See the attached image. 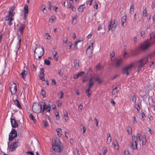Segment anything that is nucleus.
Instances as JSON below:
<instances>
[{"label": "nucleus", "instance_id": "f257e3e1", "mask_svg": "<svg viewBox=\"0 0 155 155\" xmlns=\"http://www.w3.org/2000/svg\"><path fill=\"white\" fill-rule=\"evenodd\" d=\"M52 149L55 152H61L63 150V146L59 139L55 140L54 143L52 146Z\"/></svg>", "mask_w": 155, "mask_h": 155}, {"label": "nucleus", "instance_id": "f03ea898", "mask_svg": "<svg viewBox=\"0 0 155 155\" xmlns=\"http://www.w3.org/2000/svg\"><path fill=\"white\" fill-rule=\"evenodd\" d=\"M35 54H36L35 57L36 59H40L44 54V49L43 47L40 45H37L34 51Z\"/></svg>", "mask_w": 155, "mask_h": 155}, {"label": "nucleus", "instance_id": "7ed1b4c3", "mask_svg": "<svg viewBox=\"0 0 155 155\" xmlns=\"http://www.w3.org/2000/svg\"><path fill=\"white\" fill-rule=\"evenodd\" d=\"M20 145V143L18 141H16L13 142L11 145L9 143H8V150L9 151H13L15 150L16 148Z\"/></svg>", "mask_w": 155, "mask_h": 155}, {"label": "nucleus", "instance_id": "20e7f679", "mask_svg": "<svg viewBox=\"0 0 155 155\" xmlns=\"http://www.w3.org/2000/svg\"><path fill=\"white\" fill-rule=\"evenodd\" d=\"M148 60L145 58H143L140 59L138 61V67L137 68L138 70H140L143 68L145 64H147Z\"/></svg>", "mask_w": 155, "mask_h": 155}, {"label": "nucleus", "instance_id": "39448f33", "mask_svg": "<svg viewBox=\"0 0 155 155\" xmlns=\"http://www.w3.org/2000/svg\"><path fill=\"white\" fill-rule=\"evenodd\" d=\"M32 109L34 112L38 113L40 112L42 113V106L40 104L33 105Z\"/></svg>", "mask_w": 155, "mask_h": 155}, {"label": "nucleus", "instance_id": "423d86ee", "mask_svg": "<svg viewBox=\"0 0 155 155\" xmlns=\"http://www.w3.org/2000/svg\"><path fill=\"white\" fill-rule=\"evenodd\" d=\"M93 49V43H91V46L87 48L86 51V54L89 59L91 58L92 56V51Z\"/></svg>", "mask_w": 155, "mask_h": 155}, {"label": "nucleus", "instance_id": "0eeeda50", "mask_svg": "<svg viewBox=\"0 0 155 155\" xmlns=\"http://www.w3.org/2000/svg\"><path fill=\"white\" fill-rule=\"evenodd\" d=\"M17 136V133L15 129H12V131L9 135V141L12 140Z\"/></svg>", "mask_w": 155, "mask_h": 155}, {"label": "nucleus", "instance_id": "6e6552de", "mask_svg": "<svg viewBox=\"0 0 155 155\" xmlns=\"http://www.w3.org/2000/svg\"><path fill=\"white\" fill-rule=\"evenodd\" d=\"M133 66L134 64L132 63L125 67L123 70V73L124 74H126L128 76L129 74L128 71L130 70Z\"/></svg>", "mask_w": 155, "mask_h": 155}, {"label": "nucleus", "instance_id": "1a4fd4ad", "mask_svg": "<svg viewBox=\"0 0 155 155\" xmlns=\"http://www.w3.org/2000/svg\"><path fill=\"white\" fill-rule=\"evenodd\" d=\"M117 26V24L115 23V20H114V22L112 24V21L111 20L108 26V31L110 30L112 31H113L115 29Z\"/></svg>", "mask_w": 155, "mask_h": 155}, {"label": "nucleus", "instance_id": "9d476101", "mask_svg": "<svg viewBox=\"0 0 155 155\" xmlns=\"http://www.w3.org/2000/svg\"><path fill=\"white\" fill-rule=\"evenodd\" d=\"M151 45L150 42L148 41H145L141 45L140 48L142 50H145L148 48Z\"/></svg>", "mask_w": 155, "mask_h": 155}, {"label": "nucleus", "instance_id": "9b49d317", "mask_svg": "<svg viewBox=\"0 0 155 155\" xmlns=\"http://www.w3.org/2000/svg\"><path fill=\"white\" fill-rule=\"evenodd\" d=\"M51 109V107L50 104L47 105L45 103L43 105V108L42 109V113L43 114L45 110H46L47 112H50Z\"/></svg>", "mask_w": 155, "mask_h": 155}, {"label": "nucleus", "instance_id": "f8f14e48", "mask_svg": "<svg viewBox=\"0 0 155 155\" xmlns=\"http://www.w3.org/2000/svg\"><path fill=\"white\" fill-rule=\"evenodd\" d=\"M137 137H138L139 140L140 141H142L143 145H145L147 142L145 136L143 135L141 137L140 134L138 133Z\"/></svg>", "mask_w": 155, "mask_h": 155}, {"label": "nucleus", "instance_id": "ddd939ff", "mask_svg": "<svg viewBox=\"0 0 155 155\" xmlns=\"http://www.w3.org/2000/svg\"><path fill=\"white\" fill-rule=\"evenodd\" d=\"M17 38L18 40V42L16 45L15 49V51H16V53L17 54L18 52V50L20 49L21 45V39L20 37V35L19 34L17 35Z\"/></svg>", "mask_w": 155, "mask_h": 155}, {"label": "nucleus", "instance_id": "4468645a", "mask_svg": "<svg viewBox=\"0 0 155 155\" xmlns=\"http://www.w3.org/2000/svg\"><path fill=\"white\" fill-rule=\"evenodd\" d=\"M44 76V69L43 68H42L40 69V72L39 75L40 79L42 81H45Z\"/></svg>", "mask_w": 155, "mask_h": 155}, {"label": "nucleus", "instance_id": "2eb2a0df", "mask_svg": "<svg viewBox=\"0 0 155 155\" xmlns=\"http://www.w3.org/2000/svg\"><path fill=\"white\" fill-rule=\"evenodd\" d=\"M10 119L12 126L14 128L17 127L18 124L16 122V120L14 118L12 119L11 118Z\"/></svg>", "mask_w": 155, "mask_h": 155}, {"label": "nucleus", "instance_id": "dca6fc26", "mask_svg": "<svg viewBox=\"0 0 155 155\" xmlns=\"http://www.w3.org/2000/svg\"><path fill=\"white\" fill-rule=\"evenodd\" d=\"M123 60L122 58H119L116 60L115 66L116 67H119L122 63Z\"/></svg>", "mask_w": 155, "mask_h": 155}, {"label": "nucleus", "instance_id": "f3484780", "mask_svg": "<svg viewBox=\"0 0 155 155\" xmlns=\"http://www.w3.org/2000/svg\"><path fill=\"white\" fill-rule=\"evenodd\" d=\"M12 16H13L7 15L6 17L5 20L9 21L8 24L9 26H11L12 24V21L13 20V19L12 18Z\"/></svg>", "mask_w": 155, "mask_h": 155}, {"label": "nucleus", "instance_id": "a211bd4d", "mask_svg": "<svg viewBox=\"0 0 155 155\" xmlns=\"http://www.w3.org/2000/svg\"><path fill=\"white\" fill-rule=\"evenodd\" d=\"M25 25L24 24H21L20 25L18 28V31L20 32L21 34L22 35L23 32V30L25 28Z\"/></svg>", "mask_w": 155, "mask_h": 155}, {"label": "nucleus", "instance_id": "6ab92c4d", "mask_svg": "<svg viewBox=\"0 0 155 155\" xmlns=\"http://www.w3.org/2000/svg\"><path fill=\"white\" fill-rule=\"evenodd\" d=\"M15 9V7L12 6L10 7L9 9L8 14V16H13L15 14V12H13Z\"/></svg>", "mask_w": 155, "mask_h": 155}, {"label": "nucleus", "instance_id": "aec40b11", "mask_svg": "<svg viewBox=\"0 0 155 155\" xmlns=\"http://www.w3.org/2000/svg\"><path fill=\"white\" fill-rule=\"evenodd\" d=\"M24 10L25 14L24 16V19H25L26 17L27 14H28V5H25L24 7Z\"/></svg>", "mask_w": 155, "mask_h": 155}, {"label": "nucleus", "instance_id": "412c9836", "mask_svg": "<svg viewBox=\"0 0 155 155\" xmlns=\"http://www.w3.org/2000/svg\"><path fill=\"white\" fill-rule=\"evenodd\" d=\"M127 21V16L126 15H124L122 16L121 22L122 23V25L123 27L124 26V24Z\"/></svg>", "mask_w": 155, "mask_h": 155}, {"label": "nucleus", "instance_id": "4be33fe9", "mask_svg": "<svg viewBox=\"0 0 155 155\" xmlns=\"http://www.w3.org/2000/svg\"><path fill=\"white\" fill-rule=\"evenodd\" d=\"M27 75V72L25 70H23L21 73V77L24 80H25Z\"/></svg>", "mask_w": 155, "mask_h": 155}, {"label": "nucleus", "instance_id": "5701e85b", "mask_svg": "<svg viewBox=\"0 0 155 155\" xmlns=\"http://www.w3.org/2000/svg\"><path fill=\"white\" fill-rule=\"evenodd\" d=\"M14 102L15 105L20 109H21L22 107L18 101L17 100H14Z\"/></svg>", "mask_w": 155, "mask_h": 155}, {"label": "nucleus", "instance_id": "b1692460", "mask_svg": "<svg viewBox=\"0 0 155 155\" xmlns=\"http://www.w3.org/2000/svg\"><path fill=\"white\" fill-rule=\"evenodd\" d=\"M93 78H91L90 79L89 81V83L88 84V87L90 88H91L92 87L93 85L94 84V82L92 80Z\"/></svg>", "mask_w": 155, "mask_h": 155}, {"label": "nucleus", "instance_id": "393cba45", "mask_svg": "<svg viewBox=\"0 0 155 155\" xmlns=\"http://www.w3.org/2000/svg\"><path fill=\"white\" fill-rule=\"evenodd\" d=\"M137 135V136H134L132 137V142L134 143H137L138 141Z\"/></svg>", "mask_w": 155, "mask_h": 155}, {"label": "nucleus", "instance_id": "a878e982", "mask_svg": "<svg viewBox=\"0 0 155 155\" xmlns=\"http://www.w3.org/2000/svg\"><path fill=\"white\" fill-rule=\"evenodd\" d=\"M143 16L146 17L148 16V14L147 13V10L146 8H144V7L143 8Z\"/></svg>", "mask_w": 155, "mask_h": 155}, {"label": "nucleus", "instance_id": "bb28decb", "mask_svg": "<svg viewBox=\"0 0 155 155\" xmlns=\"http://www.w3.org/2000/svg\"><path fill=\"white\" fill-rule=\"evenodd\" d=\"M74 62V68L75 69H78L79 67L78 61L77 60H75Z\"/></svg>", "mask_w": 155, "mask_h": 155}, {"label": "nucleus", "instance_id": "cd10ccee", "mask_svg": "<svg viewBox=\"0 0 155 155\" xmlns=\"http://www.w3.org/2000/svg\"><path fill=\"white\" fill-rule=\"evenodd\" d=\"M85 5L84 4L80 5L78 9V11L80 12H83L84 8L85 7Z\"/></svg>", "mask_w": 155, "mask_h": 155}, {"label": "nucleus", "instance_id": "c85d7f7f", "mask_svg": "<svg viewBox=\"0 0 155 155\" xmlns=\"http://www.w3.org/2000/svg\"><path fill=\"white\" fill-rule=\"evenodd\" d=\"M56 130L58 136L59 137H61L62 135V134H61V133L62 132L61 129L60 128H58L56 129Z\"/></svg>", "mask_w": 155, "mask_h": 155}, {"label": "nucleus", "instance_id": "c756f323", "mask_svg": "<svg viewBox=\"0 0 155 155\" xmlns=\"http://www.w3.org/2000/svg\"><path fill=\"white\" fill-rule=\"evenodd\" d=\"M53 55H54V58L56 61L58 59V56L57 55V52L56 51H54L53 53Z\"/></svg>", "mask_w": 155, "mask_h": 155}, {"label": "nucleus", "instance_id": "7c9ffc66", "mask_svg": "<svg viewBox=\"0 0 155 155\" xmlns=\"http://www.w3.org/2000/svg\"><path fill=\"white\" fill-rule=\"evenodd\" d=\"M137 143H134L132 142L131 144L130 147L134 150L135 148H137Z\"/></svg>", "mask_w": 155, "mask_h": 155}, {"label": "nucleus", "instance_id": "2f4dec72", "mask_svg": "<svg viewBox=\"0 0 155 155\" xmlns=\"http://www.w3.org/2000/svg\"><path fill=\"white\" fill-rule=\"evenodd\" d=\"M63 118L64 119L65 122L67 121L69 119V117L68 115V113L66 111V114L64 115L63 116Z\"/></svg>", "mask_w": 155, "mask_h": 155}, {"label": "nucleus", "instance_id": "473e14b6", "mask_svg": "<svg viewBox=\"0 0 155 155\" xmlns=\"http://www.w3.org/2000/svg\"><path fill=\"white\" fill-rule=\"evenodd\" d=\"M96 70L97 71H100L103 68V67L101 66L100 64L96 66Z\"/></svg>", "mask_w": 155, "mask_h": 155}, {"label": "nucleus", "instance_id": "72a5a7b5", "mask_svg": "<svg viewBox=\"0 0 155 155\" xmlns=\"http://www.w3.org/2000/svg\"><path fill=\"white\" fill-rule=\"evenodd\" d=\"M17 91V87L16 85H15L14 87V90L12 92V91L11 90V93L13 95H14L16 93Z\"/></svg>", "mask_w": 155, "mask_h": 155}, {"label": "nucleus", "instance_id": "f704fd0d", "mask_svg": "<svg viewBox=\"0 0 155 155\" xmlns=\"http://www.w3.org/2000/svg\"><path fill=\"white\" fill-rule=\"evenodd\" d=\"M29 118L33 120L34 123H35L36 122V120L35 119V117L31 114L29 116Z\"/></svg>", "mask_w": 155, "mask_h": 155}, {"label": "nucleus", "instance_id": "c9c22d12", "mask_svg": "<svg viewBox=\"0 0 155 155\" xmlns=\"http://www.w3.org/2000/svg\"><path fill=\"white\" fill-rule=\"evenodd\" d=\"M137 100V97L135 94H134L132 97V101L134 102V104H136V101Z\"/></svg>", "mask_w": 155, "mask_h": 155}, {"label": "nucleus", "instance_id": "e433bc0d", "mask_svg": "<svg viewBox=\"0 0 155 155\" xmlns=\"http://www.w3.org/2000/svg\"><path fill=\"white\" fill-rule=\"evenodd\" d=\"M118 88L117 87H115L114 89L112 91V94H115L117 93L118 92V91L117 90Z\"/></svg>", "mask_w": 155, "mask_h": 155}, {"label": "nucleus", "instance_id": "4c0bfd02", "mask_svg": "<svg viewBox=\"0 0 155 155\" xmlns=\"http://www.w3.org/2000/svg\"><path fill=\"white\" fill-rule=\"evenodd\" d=\"M130 12L131 14H133L134 12L133 5H131L130 8Z\"/></svg>", "mask_w": 155, "mask_h": 155}, {"label": "nucleus", "instance_id": "58836bf2", "mask_svg": "<svg viewBox=\"0 0 155 155\" xmlns=\"http://www.w3.org/2000/svg\"><path fill=\"white\" fill-rule=\"evenodd\" d=\"M44 62L45 64L47 65H49L50 64V61L48 59H45Z\"/></svg>", "mask_w": 155, "mask_h": 155}, {"label": "nucleus", "instance_id": "ea45409f", "mask_svg": "<svg viewBox=\"0 0 155 155\" xmlns=\"http://www.w3.org/2000/svg\"><path fill=\"white\" fill-rule=\"evenodd\" d=\"M68 41V38H64V39L63 40V42L65 45H64V46H67V45H66Z\"/></svg>", "mask_w": 155, "mask_h": 155}, {"label": "nucleus", "instance_id": "a19ab883", "mask_svg": "<svg viewBox=\"0 0 155 155\" xmlns=\"http://www.w3.org/2000/svg\"><path fill=\"white\" fill-rule=\"evenodd\" d=\"M134 104V107L136 109H137V110L138 111H139V110L140 109V107L139 106V104Z\"/></svg>", "mask_w": 155, "mask_h": 155}, {"label": "nucleus", "instance_id": "79ce46f5", "mask_svg": "<svg viewBox=\"0 0 155 155\" xmlns=\"http://www.w3.org/2000/svg\"><path fill=\"white\" fill-rule=\"evenodd\" d=\"M140 35L142 37L144 38V37L145 31H141L140 32Z\"/></svg>", "mask_w": 155, "mask_h": 155}, {"label": "nucleus", "instance_id": "37998d69", "mask_svg": "<svg viewBox=\"0 0 155 155\" xmlns=\"http://www.w3.org/2000/svg\"><path fill=\"white\" fill-rule=\"evenodd\" d=\"M116 143H114V145L115 147V149L118 150V147L119 145H118V143H117V141H116Z\"/></svg>", "mask_w": 155, "mask_h": 155}, {"label": "nucleus", "instance_id": "c03bdc74", "mask_svg": "<svg viewBox=\"0 0 155 155\" xmlns=\"http://www.w3.org/2000/svg\"><path fill=\"white\" fill-rule=\"evenodd\" d=\"M80 42V41H76L74 45V48H75V49H77V44L78 42Z\"/></svg>", "mask_w": 155, "mask_h": 155}, {"label": "nucleus", "instance_id": "a18cd8bd", "mask_svg": "<svg viewBox=\"0 0 155 155\" xmlns=\"http://www.w3.org/2000/svg\"><path fill=\"white\" fill-rule=\"evenodd\" d=\"M141 115L142 117V119L143 120L144 119V117H146L145 114L143 112H142L141 114Z\"/></svg>", "mask_w": 155, "mask_h": 155}, {"label": "nucleus", "instance_id": "49530a36", "mask_svg": "<svg viewBox=\"0 0 155 155\" xmlns=\"http://www.w3.org/2000/svg\"><path fill=\"white\" fill-rule=\"evenodd\" d=\"M41 93L44 97H45V91L43 89H41Z\"/></svg>", "mask_w": 155, "mask_h": 155}, {"label": "nucleus", "instance_id": "de8ad7c7", "mask_svg": "<svg viewBox=\"0 0 155 155\" xmlns=\"http://www.w3.org/2000/svg\"><path fill=\"white\" fill-rule=\"evenodd\" d=\"M55 19V16H52L51 18L49 19V21H51V22H52L54 21Z\"/></svg>", "mask_w": 155, "mask_h": 155}, {"label": "nucleus", "instance_id": "09e8293b", "mask_svg": "<svg viewBox=\"0 0 155 155\" xmlns=\"http://www.w3.org/2000/svg\"><path fill=\"white\" fill-rule=\"evenodd\" d=\"M95 80L96 81H98L99 83H101V81L98 78H95Z\"/></svg>", "mask_w": 155, "mask_h": 155}, {"label": "nucleus", "instance_id": "8fccbe9b", "mask_svg": "<svg viewBox=\"0 0 155 155\" xmlns=\"http://www.w3.org/2000/svg\"><path fill=\"white\" fill-rule=\"evenodd\" d=\"M52 7V5L51 3L50 2H49L48 4V9L51 11V10Z\"/></svg>", "mask_w": 155, "mask_h": 155}, {"label": "nucleus", "instance_id": "3c124183", "mask_svg": "<svg viewBox=\"0 0 155 155\" xmlns=\"http://www.w3.org/2000/svg\"><path fill=\"white\" fill-rule=\"evenodd\" d=\"M94 120L95 121L96 126V127L98 126V123L99 121L96 118L94 119Z\"/></svg>", "mask_w": 155, "mask_h": 155}, {"label": "nucleus", "instance_id": "603ef678", "mask_svg": "<svg viewBox=\"0 0 155 155\" xmlns=\"http://www.w3.org/2000/svg\"><path fill=\"white\" fill-rule=\"evenodd\" d=\"M111 137H107V143H110L111 141Z\"/></svg>", "mask_w": 155, "mask_h": 155}, {"label": "nucleus", "instance_id": "864d4df0", "mask_svg": "<svg viewBox=\"0 0 155 155\" xmlns=\"http://www.w3.org/2000/svg\"><path fill=\"white\" fill-rule=\"evenodd\" d=\"M43 123L44 125V127H46L48 125V122H46L45 121H44L43 122Z\"/></svg>", "mask_w": 155, "mask_h": 155}, {"label": "nucleus", "instance_id": "5fc2aeb1", "mask_svg": "<svg viewBox=\"0 0 155 155\" xmlns=\"http://www.w3.org/2000/svg\"><path fill=\"white\" fill-rule=\"evenodd\" d=\"M55 116L56 117V119L57 120H58L60 118V117L59 115L58 112H57L56 113H55Z\"/></svg>", "mask_w": 155, "mask_h": 155}, {"label": "nucleus", "instance_id": "6e6d98bb", "mask_svg": "<svg viewBox=\"0 0 155 155\" xmlns=\"http://www.w3.org/2000/svg\"><path fill=\"white\" fill-rule=\"evenodd\" d=\"M57 104H58V106L59 107H61V105H62V103L61 102H60L59 101H57Z\"/></svg>", "mask_w": 155, "mask_h": 155}, {"label": "nucleus", "instance_id": "4d7b16f0", "mask_svg": "<svg viewBox=\"0 0 155 155\" xmlns=\"http://www.w3.org/2000/svg\"><path fill=\"white\" fill-rule=\"evenodd\" d=\"M26 153L29 154L31 155H35L34 153L32 151H27Z\"/></svg>", "mask_w": 155, "mask_h": 155}, {"label": "nucleus", "instance_id": "13d9d810", "mask_svg": "<svg viewBox=\"0 0 155 155\" xmlns=\"http://www.w3.org/2000/svg\"><path fill=\"white\" fill-rule=\"evenodd\" d=\"M46 35V36L47 39H51V37L47 33Z\"/></svg>", "mask_w": 155, "mask_h": 155}, {"label": "nucleus", "instance_id": "bf43d9fd", "mask_svg": "<svg viewBox=\"0 0 155 155\" xmlns=\"http://www.w3.org/2000/svg\"><path fill=\"white\" fill-rule=\"evenodd\" d=\"M77 17L76 15H75L73 16L72 17V20H75L76 19H77Z\"/></svg>", "mask_w": 155, "mask_h": 155}, {"label": "nucleus", "instance_id": "052dcab7", "mask_svg": "<svg viewBox=\"0 0 155 155\" xmlns=\"http://www.w3.org/2000/svg\"><path fill=\"white\" fill-rule=\"evenodd\" d=\"M73 44L71 42H70L68 44V45L70 47V49H71V47H72Z\"/></svg>", "mask_w": 155, "mask_h": 155}, {"label": "nucleus", "instance_id": "680f3d73", "mask_svg": "<svg viewBox=\"0 0 155 155\" xmlns=\"http://www.w3.org/2000/svg\"><path fill=\"white\" fill-rule=\"evenodd\" d=\"M130 130H127L128 134H132L131 128L130 127Z\"/></svg>", "mask_w": 155, "mask_h": 155}, {"label": "nucleus", "instance_id": "e2e57ef3", "mask_svg": "<svg viewBox=\"0 0 155 155\" xmlns=\"http://www.w3.org/2000/svg\"><path fill=\"white\" fill-rule=\"evenodd\" d=\"M79 77V76L78 74H76L75 75H74V79H76L78 78Z\"/></svg>", "mask_w": 155, "mask_h": 155}, {"label": "nucleus", "instance_id": "0e129e2a", "mask_svg": "<svg viewBox=\"0 0 155 155\" xmlns=\"http://www.w3.org/2000/svg\"><path fill=\"white\" fill-rule=\"evenodd\" d=\"M84 74V72L82 71L80 73H78V74L79 77V76H81L82 75H83Z\"/></svg>", "mask_w": 155, "mask_h": 155}, {"label": "nucleus", "instance_id": "69168bd1", "mask_svg": "<svg viewBox=\"0 0 155 155\" xmlns=\"http://www.w3.org/2000/svg\"><path fill=\"white\" fill-rule=\"evenodd\" d=\"M110 103H112L113 106H114L115 104V102L113 99H111Z\"/></svg>", "mask_w": 155, "mask_h": 155}, {"label": "nucleus", "instance_id": "338daca9", "mask_svg": "<svg viewBox=\"0 0 155 155\" xmlns=\"http://www.w3.org/2000/svg\"><path fill=\"white\" fill-rule=\"evenodd\" d=\"M71 9L73 11H75L76 10V8L74 5L72 6V8H71Z\"/></svg>", "mask_w": 155, "mask_h": 155}, {"label": "nucleus", "instance_id": "774afa93", "mask_svg": "<svg viewBox=\"0 0 155 155\" xmlns=\"http://www.w3.org/2000/svg\"><path fill=\"white\" fill-rule=\"evenodd\" d=\"M124 154L125 155H130V153L128 151H125Z\"/></svg>", "mask_w": 155, "mask_h": 155}]
</instances>
